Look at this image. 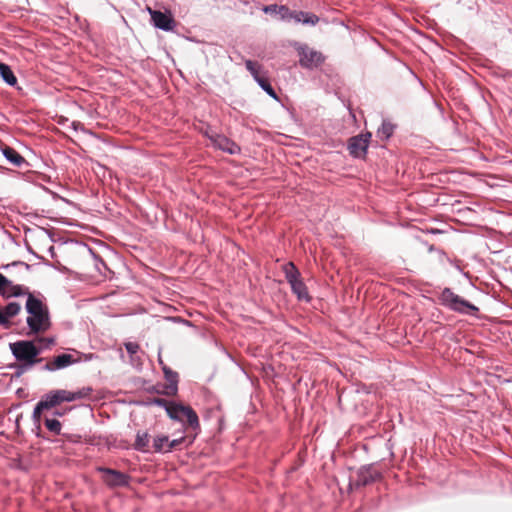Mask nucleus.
<instances>
[{"instance_id":"obj_30","label":"nucleus","mask_w":512,"mask_h":512,"mask_svg":"<svg viewBox=\"0 0 512 512\" xmlns=\"http://www.w3.org/2000/svg\"><path fill=\"white\" fill-rule=\"evenodd\" d=\"M277 15L282 21H291L292 11L285 5H280Z\"/></svg>"},{"instance_id":"obj_34","label":"nucleus","mask_w":512,"mask_h":512,"mask_svg":"<svg viewBox=\"0 0 512 512\" xmlns=\"http://www.w3.org/2000/svg\"><path fill=\"white\" fill-rule=\"evenodd\" d=\"M55 415L62 416V415H63V413H61V412H56V413H55Z\"/></svg>"},{"instance_id":"obj_15","label":"nucleus","mask_w":512,"mask_h":512,"mask_svg":"<svg viewBox=\"0 0 512 512\" xmlns=\"http://www.w3.org/2000/svg\"><path fill=\"white\" fill-rule=\"evenodd\" d=\"M21 311V305L18 302H9L5 306H0V325L8 328L11 324L10 319L17 316Z\"/></svg>"},{"instance_id":"obj_33","label":"nucleus","mask_w":512,"mask_h":512,"mask_svg":"<svg viewBox=\"0 0 512 512\" xmlns=\"http://www.w3.org/2000/svg\"><path fill=\"white\" fill-rule=\"evenodd\" d=\"M40 341L41 342H45L46 346L54 344V339L53 338H43V339H40Z\"/></svg>"},{"instance_id":"obj_17","label":"nucleus","mask_w":512,"mask_h":512,"mask_svg":"<svg viewBox=\"0 0 512 512\" xmlns=\"http://www.w3.org/2000/svg\"><path fill=\"white\" fill-rule=\"evenodd\" d=\"M165 379L168 381L169 385L167 386V394H175L177 392V384H178V374L172 371L166 365L162 367Z\"/></svg>"},{"instance_id":"obj_29","label":"nucleus","mask_w":512,"mask_h":512,"mask_svg":"<svg viewBox=\"0 0 512 512\" xmlns=\"http://www.w3.org/2000/svg\"><path fill=\"white\" fill-rule=\"evenodd\" d=\"M44 410H49L48 407L45 405L44 401L41 399L36 406L34 407L32 418L35 422H39L41 418V413Z\"/></svg>"},{"instance_id":"obj_11","label":"nucleus","mask_w":512,"mask_h":512,"mask_svg":"<svg viewBox=\"0 0 512 512\" xmlns=\"http://www.w3.org/2000/svg\"><path fill=\"white\" fill-rule=\"evenodd\" d=\"M370 138V133L360 134L350 138L348 143L350 154L356 158L364 157L367 153Z\"/></svg>"},{"instance_id":"obj_10","label":"nucleus","mask_w":512,"mask_h":512,"mask_svg":"<svg viewBox=\"0 0 512 512\" xmlns=\"http://www.w3.org/2000/svg\"><path fill=\"white\" fill-rule=\"evenodd\" d=\"M297 50L299 63L304 68H316L324 61V57L319 51L310 49L306 45H300Z\"/></svg>"},{"instance_id":"obj_26","label":"nucleus","mask_w":512,"mask_h":512,"mask_svg":"<svg viewBox=\"0 0 512 512\" xmlns=\"http://www.w3.org/2000/svg\"><path fill=\"white\" fill-rule=\"evenodd\" d=\"M169 443L168 436L159 435L153 440V448L155 452H167L166 447Z\"/></svg>"},{"instance_id":"obj_19","label":"nucleus","mask_w":512,"mask_h":512,"mask_svg":"<svg viewBox=\"0 0 512 512\" xmlns=\"http://www.w3.org/2000/svg\"><path fill=\"white\" fill-rule=\"evenodd\" d=\"M379 476L378 472L373 470L371 467L362 468L358 475V484L367 485L376 480Z\"/></svg>"},{"instance_id":"obj_21","label":"nucleus","mask_w":512,"mask_h":512,"mask_svg":"<svg viewBox=\"0 0 512 512\" xmlns=\"http://www.w3.org/2000/svg\"><path fill=\"white\" fill-rule=\"evenodd\" d=\"M0 76L10 86H14L17 83V78L12 69L5 63H0Z\"/></svg>"},{"instance_id":"obj_8","label":"nucleus","mask_w":512,"mask_h":512,"mask_svg":"<svg viewBox=\"0 0 512 512\" xmlns=\"http://www.w3.org/2000/svg\"><path fill=\"white\" fill-rule=\"evenodd\" d=\"M147 11L151 16L152 24L163 31H173L176 27V21L170 11L161 12L147 7Z\"/></svg>"},{"instance_id":"obj_20","label":"nucleus","mask_w":512,"mask_h":512,"mask_svg":"<svg viewBox=\"0 0 512 512\" xmlns=\"http://www.w3.org/2000/svg\"><path fill=\"white\" fill-rule=\"evenodd\" d=\"M124 346L126 351L130 355V363L134 366H138L141 364V358L137 355L140 351V346L136 342H125Z\"/></svg>"},{"instance_id":"obj_35","label":"nucleus","mask_w":512,"mask_h":512,"mask_svg":"<svg viewBox=\"0 0 512 512\" xmlns=\"http://www.w3.org/2000/svg\"><path fill=\"white\" fill-rule=\"evenodd\" d=\"M86 360L87 359H91L92 358V355H89V356H85Z\"/></svg>"},{"instance_id":"obj_3","label":"nucleus","mask_w":512,"mask_h":512,"mask_svg":"<svg viewBox=\"0 0 512 512\" xmlns=\"http://www.w3.org/2000/svg\"><path fill=\"white\" fill-rule=\"evenodd\" d=\"M158 405L164 406L167 414L171 419L187 422V424L194 430L199 429V418L196 412L190 407L173 402H166L164 399H157L155 401Z\"/></svg>"},{"instance_id":"obj_23","label":"nucleus","mask_w":512,"mask_h":512,"mask_svg":"<svg viewBox=\"0 0 512 512\" xmlns=\"http://www.w3.org/2000/svg\"><path fill=\"white\" fill-rule=\"evenodd\" d=\"M245 67L246 69L251 73L254 80L257 82V79H261L264 77L262 75V67L257 62H254L252 60H246L245 61Z\"/></svg>"},{"instance_id":"obj_16","label":"nucleus","mask_w":512,"mask_h":512,"mask_svg":"<svg viewBox=\"0 0 512 512\" xmlns=\"http://www.w3.org/2000/svg\"><path fill=\"white\" fill-rule=\"evenodd\" d=\"M291 20H294L296 23H302L305 25H316L319 22V17L313 13L303 12V11H292Z\"/></svg>"},{"instance_id":"obj_12","label":"nucleus","mask_w":512,"mask_h":512,"mask_svg":"<svg viewBox=\"0 0 512 512\" xmlns=\"http://www.w3.org/2000/svg\"><path fill=\"white\" fill-rule=\"evenodd\" d=\"M98 471L103 474V481L110 487H123L129 484V476L110 468L100 467Z\"/></svg>"},{"instance_id":"obj_31","label":"nucleus","mask_w":512,"mask_h":512,"mask_svg":"<svg viewBox=\"0 0 512 512\" xmlns=\"http://www.w3.org/2000/svg\"><path fill=\"white\" fill-rule=\"evenodd\" d=\"M184 441V438L181 437V438H178V439H174L172 441H169L167 447H166V451L167 452H170L172 451V449H174L175 447H177L178 445H180L182 442Z\"/></svg>"},{"instance_id":"obj_25","label":"nucleus","mask_w":512,"mask_h":512,"mask_svg":"<svg viewBox=\"0 0 512 512\" xmlns=\"http://www.w3.org/2000/svg\"><path fill=\"white\" fill-rule=\"evenodd\" d=\"M394 131V126L387 121H383L381 127L377 131V136L383 140H387L391 137Z\"/></svg>"},{"instance_id":"obj_4","label":"nucleus","mask_w":512,"mask_h":512,"mask_svg":"<svg viewBox=\"0 0 512 512\" xmlns=\"http://www.w3.org/2000/svg\"><path fill=\"white\" fill-rule=\"evenodd\" d=\"M440 301L445 307L461 314L476 315L479 311L477 306L455 294L450 288L441 292Z\"/></svg>"},{"instance_id":"obj_22","label":"nucleus","mask_w":512,"mask_h":512,"mask_svg":"<svg viewBox=\"0 0 512 512\" xmlns=\"http://www.w3.org/2000/svg\"><path fill=\"white\" fill-rule=\"evenodd\" d=\"M149 442H150V438H149L148 433H146V432H143V433L138 432L137 435H136V439H135V443H134V448L136 450H138V451L146 452L147 448H148V445H149Z\"/></svg>"},{"instance_id":"obj_14","label":"nucleus","mask_w":512,"mask_h":512,"mask_svg":"<svg viewBox=\"0 0 512 512\" xmlns=\"http://www.w3.org/2000/svg\"><path fill=\"white\" fill-rule=\"evenodd\" d=\"M42 400L48 409H52L63 402H71L70 391L65 389H55L46 393Z\"/></svg>"},{"instance_id":"obj_1","label":"nucleus","mask_w":512,"mask_h":512,"mask_svg":"<svg viewBox=\"0 0 512 512\" xmlns=\"http://www.w3.org/2000/svg\"><path fill=\"white\" fill-rule=\"evenodd\" d=\"M25 308L29 314L26 322L31 333L36 334L49 329L50 318L48 308L39 298L29 294Z\"/></svg>"},{"instance_id":"obj_6","label":"nucleus","mask_w":512,"mask_h":512,"mask_svg":"<svg viewBox=\"0 0 512 512\" xmlns=\"http://www.w3.org/2000/svg\"><path fill=\"white\" fill-rule=\"evenodd\" d=\"M283 271L287 282L290 284L294 294L299 300H309L308 290L300 277V272L292 262L284 265Z\"/></svg>"},{"instance_id":"obj_28","label":"nucleus","mask_w":512,"mask_h":512,"mask_svg":"<svg viewBox=\"0 0 512 512\" xmlns=\"http://www.w3.org/2000/svg\"><path fill=\"white\" fill-rule=\"evenodd\" d=\"M45 426L50 432L54 433L55 435H59L61 433L62 425L57 419L46 418Z\"/></svg>"},{"instance_id":"obj_27","label":"nucleus","mask_w":512,"mask_h":512,"mask_svg":"<svg viewBox=\"0 0 512 512\" xmlns=\"http://www.w3.org/2000/svg\"><path fill=\"white\" fill-rule=\"evenodd\" d=\"M257 83L270 97L273 99H278L275 90L265 76L261 79H257Z\"/></svg>"},{"instance_id":"obj_18","label":"nucleus","mask_w":512,"mask_h":512,"mask_svg":"<svg viewBox=\"0 0 512 512\" xmlns=\"http://www.w3.org/2000/svg\"><path fill=\"white\" fill-rule=\"evenodd\" d=\"M2 153L6 160L14 166L20 167L25 162L24 157H22L15 149L9 146L3 147Z\"/></svg>"},{"instance_id":"obj_5","label":"nucleus","mask_w":512,"mask_h":512,"mask_svg":"<svg viewBox=\"0 0 512 512\" xmlns=\"http://www.w3.org/2000/svg\"><path fill=\"white\" fill-rule=\"evenodd\" d=\"M440 301L445 307L461 314L476 315L479 311L477 306L455 294L450 288L441 292Z\"/></svg>"},{"instance_id":"obj_24","label":"nucleus","mask_w":512,"mask_h":512,"mask_svg":"<svg viewBox=\"0 0 512 512\" xmlns=\"http://www.w3.org/2000/svg\"><path fill=\"white\" fill-rule=\"evenodd\" d=\"M92 392H93V388L90 386L82 387L79 390L74 391V392L70 391L71 402L76 401V400H81V399H87L90 397Z\"/></svg>"},{"instance_id":"obj_2","label":"nucleus","mask_w":512,"mask_h":512,"mask_svg":"<svg viewBox=\"0 0 512 512\" xmlns=\"http://www.w3.org/2000/svg\"><path fill=\"white\" fill-rule=\"evenodd\" d=\"M12 355L18 362H21V372L30 370L35 364L40 363L43 358H39L41 349L34 342L20 340L10 344Z\"/></svg>"},{"instance_id":"obj_9","label":"nucleus","mask_w":512,"mask_h":512,"mask_svg":"<svg viewBox=\"0 0 512 512\" xmlns=\"http://www.w3.org/2000/svg\"><path fill=\"white\" fill-rule=\"evenodd\" d=\"M30 291L27 287L19 284H14L11 280L0 273V295L9 299L12 297L27 296L29 297Z\"/></svg>"},{"instance_id":"obj_13","label":"nucleus","mask_w":512,"mask_h":512,"mask_svg":"<svg viewBox=\"0 0 512 512\" xmlns=\"http://www.w3.org/2000/svg\"><path fill=\"white\" fill-rule=\"evenodd\" d=\"M208 136L214 147L231 155L240 152V147L226 136L217 133L209 134Z\"/></svg>"},{"instance_id":"obj_32","label":"nucleus","mask_w":512,"mask_h":512,"mask_svg":"<svg viewBox=\"0 0 512 512\" xmlns=\"http://www.w3.org/2000/svg\"><path fill=\"white\" fill-rule=\"evenodd\" d=\"M278 9H279V6H278V5H276V4H273V5L265 6V7L263 8V11H264L265 13H275V14H277Z\"/></svg>"},{"instance_id":"obj_7","label":"nucleus","mask_w":512,"mask_h":512,"mask_svg":"<svg viewBox=\"0 0 512 512\" xmlns=\"http://www.w3.org/2000/svg\"><path fill=\"white\" fill-rule=\"evenodd\" d=\"M73 353H63L55 356L42 367V370L48 372H55L65 369L73 364L79 363L83 354L77 350H72Z\"/></svg>"}]
</instances>
